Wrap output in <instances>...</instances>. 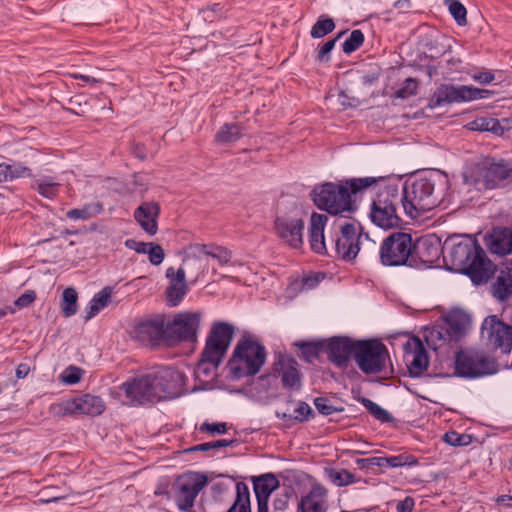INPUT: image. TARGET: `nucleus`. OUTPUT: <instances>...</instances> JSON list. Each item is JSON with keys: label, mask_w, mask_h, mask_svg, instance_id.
Returning a JSON list of instances; mask_svg holds the SVG:
<instances>
[{"label": "nucleus", "mask_w": 512, "mask_h": 512, "mask_svg": "<svg viewBox=\"0 0 512 512\" xmlns=\"http://www.w3.org/2000/svg\"><path fill=\"white\" fill-rule=\"evenodd\" d=\"M444 4L458 25L467 24V10L459 0H444Z\"/></svg>", "instance_id": "37998d69"}, {"label": "nucleus", "mask_w": 512, "mask_h": 512, "mask_svg": "<svg viewBox=\"0 0 512 512\" xmlns=\"http://www.w3.org/2000/svg\"><path fill=\"white\" fill-rule=\"evenodd\" d=\"M329 480L336 486L342 487L356 482V477L348 470L329 469L327 470Z\"/></svg>", "instance_id": "79ce46f5"}, {"label": "nucleus", "mask_w": 512, "mask_h": 512, "mask_svg": "<svg viewBox=\"0 0 512 512\" xmlns=\"http://www.w3.org/2000/svg\"><path fill=\"white\" fill-rule=\"evenodd\" d=\"M236 497L227 512H252L250 506V491L244 482L236 483Z\"/></svg>", "instance_id": "c9c22d12"}, {"label": "nucleus", "mask_w": 512, "mask_h": 512, "mask_svg": "<svg viewBox=\"0 0 512 512\" xmlns=\"http://www.w3.org/2000/svg\"><path fill=\"white\" fill-rule=\"evenodd\" d=\"M388 359V349L380 341H356L354 360L363 373L376 374L381 372L385 368Z\"/></svg>", "instance_id": "f8f14e48"}, {"label": "nucleus", "mask_w": 512, "mask_h": 512, "mask_svg": "<svg viewBox=\"0 0 512 512\" xmlns=\"http://www.w3.org/2000/svg\"><path fill=\"white\" fill-rule=\"evenodd\" d=\"M103 211V204L99 201L84 204L81 208L70 209L66 213V217L77 220H89Z\"/></svg>", "instance_id": "f704fd0d"}, {"label": "nucleus", "mask_w": 512, "mask_h": 512, "mask_svg": "<svg viewBox=\"0 0 512 512\" xmlns=\"http://www.w3.org/2000/svg\"><path fill=\"white\" fill-rule=\"evenodd\" d=\"M444 262L476 285L486 283L496 271L478 240L470 235H453L444 241Z\"/></svg>", "instance_id": "f257e3e1"}, {"label": "nucleus", "mask_w": 512, "mask_h": 512, "mask_svg": "<svg viewBox=\"0 0 512 512\" xmlns=\"http://www.w3.org/2000/svg\"><path fill=\"white\" fill-rule=\"evenodd\" d=\"M203 255L216 259L221 265H225L231 260V252L224 247L195 243L188 246L183 264L188 265L191 262L195 264Z\"/></svg>", "instance_id": "5701e85b"}, {"label": "nucleus", "mask_w": 512, "mask_h": 512, "mask_svg": "<svg viewBox=\"0 0 512 512\" xmlns=\"http://www.w3.org/2000/svg\"><path fill=\"white\" fill-rule=\"evenodd\" d=\"M358 462H370L371 464L376 465L378 467H389L387 463V457H373L371 459H361Z\"/></svg>", "instance_id": "0e129e2a"}, {"label": "nucleus", "mask_w": 512, "mask_h": 512, "mask_svg": "<svg viewBox=\"0 0 512 512\" xmlns=\"http://www.w3.org/2000/svg\"><path fill=\"white\" fill-rule=\"evenodd\" d=\"M447 184V176L436 170L424 172L406 181L401 195L406 215L418 219L433 210L441 202Z\"/></svg>", "instance_id": "f03ea898"}, {"label": "nucleus", "mask_w": 512, "mask_h": 512, "mask_svg": "<svg viewBox=\"0 0 512 512\" xmlns=\"http://www.w3.org/2000/svg\"><path fill=\"white\" fill-rule=\"evenodd\" d=\"M493 296L505 301L512 295V268L501 270L492 286Z\"/></svg>", "instance_id": "473e14b6"}, {"label": "nucleus", "mask_w": 512, "mask_h": 512, "mask_svg": "<svg viewBox=\"0 0 512 512\" xmlns=\"http://www.w3.org/2000/svg\"><path fill=\"white\" fill-rule=\"evenodd\" d=\"M314 405L317 411L324 415L329 416L338 410L331 404L330 400L326 397H317L314 399Z\"/></svg>", "instance_id": "864d4df0"}, {"label": "nucleus", "mask_w": 512, "mask_h": 512, "mask_svg": "<svg viewBox=\"0 0 512 512\" xmlns=\"http://www.w3.org/2000/svg\"><path fill=\"white\" fill-rule=\"evenodd\" d=\"M364 42V34L361 30H353L349 37L342 44V50L345 54H351L359 49Z\"/></svg>", "instance_id": "c03bdc74"}, {"label": "nucleus", "mask_w": 512, "mask_h": 512, "mask_svg": "<svg viewBox=\"0 0 512 512\" xmlns=\"http://www.w3.org/2000/svg\"><path fill=\"white\" fill-rule=\"evenodd\" d=\"M471 78L480 84H490L495 80V75L491 71H481L471 75Z\"/></svg>", "instance_id": "052dcab7"}, {"label": "nucleus", "mask_w": 512, "mask_h": 512, "mask_svg": "<svg viewBox=\"0 0 512 512\" xmlns=\"http://www.w3.org/2000/svg\"><path fill=\"white\" fill-rule=\"evenodd\" d=\"M297 362L289 357L281 356L275 363V372L281 377L283 386L287 388H298L300 386V374Z\"/></svg>", "instance_id": "c756f323"}, {"label": "nucleus", "mask_w": 512, "mask_h": 512, "mask_svg": "<svg viewBox=\"0 0 512 512\" xmlns=\"http://www.w3.org/2000/svg\"><path fill=\"white\" fill-rule=\"evenodd\" d=\"M112 288L109 286L104 287L101 291L96 293L89 302L86 319L95 317L103 308H105L110 301Z\"/></svg>", "instance_id": "e433bc0d"}, {"label": "nucleus", "mask_w": 512, "mask_h": 512, "mask_svg": "<svg viewBox=\"0 0 512 512\" xmlns=\"http://www.w3.org/2000/svg\"><path fill=\"white\" fill-rule=\"evenodd\" d=\"M376 182L375 177L352 178L340 184L326 182L316 185L311 196L314 204L320 210L331 215L352 213L356 210L353 197Z\"/></svg>", "instance_id": "7ed1b4c3"}, {"label": "nucleus", "mask_w": 512, "mask_h": 512, "mask_svg": "<svg viewBox=\"0 0 512 512\" xmlns=\"http://www.w3.org/2000/svg\"><path fill=\"white\" fill-rule=\"evenodd\" d=\"M488 248L491 253L505 256L512 253V230L496 228L490 234Z\"/></svg>", "instance_id": "7c9ffc66"}, {"label": "nucleus", "mask_w": 512, "mask_h": 512, "mask_svg": "<svg viewBox=\"0 0 512 512\" xmlns=\"http://www.w3.org/2000/svg\"><path fill=\"white\" fill-rule=\"evenodd\" d=\"M356 341L348 337H333L326 344L328 358L338 367L347 364L349 358L355 355Z\"/></svg>", "instance_id": "b1692460"}, {"label": "nucleus", "mask_w": 512, "mask_h": 512, "mask_svg": "<svg viewBox=\"0 0 512 512\" xmlns=\"http://www.w3.org/2000/svg\"><path fill=\"white\" fill-rule=\"evenodd\" d=\"M512 176V167L505 160L486 157L468 165L463 171L464 183L477 190L496 189Z\"/></svg>", "instance_id": "39448f33"}, {"label": "nucleus", "mask_w": 512, "mask_h": 512, "mask_svg": "<svg viewBox=\"0 0 512 512\" xmlns=\"http://www.w3.org/2000/svg\"><path fill=\"white\" fill-rule=\"evenodd\" d=\"M150 373L126 381L121 385L125 396L131 404L156 402Z\"/></svg>", "instance_id": "aec40b11"}, {"label": "nucleus", "mask_w": 512, "mask_h": 512, "mask_svg": "<svg viewBox=\"0 0 512 512\" xmlns=\"http://www.w3.org/2000/svg\"><path fill=\"white\" fill-rule=\"evenodd\" d=\"M131 335L144 345H155L166 339L165 322L161 317L140 321L133 327Z\"/></svg>", "instance_id": "412c9836"}, {"label": "nucleus", "mask_w": 512, "mask_h": 512, "mask_svg": "<svg viewBox=\"0 0 512 512\" xmlns=\"http://www.w3.org/2000/svg\"><path fill=\"white\" fill-rule=\"evenodd\" d=\"M403 359L411 376H420L427 370L429 360L422 341L417 337L409 338L403 345Z\"/></svg>", "instance_id": "6ab92c4d"}, {"label": "nucleus", "mask_w": 512, "mask_h": 512, "mask_svg": "<svg viewBox=\"0 0 512 512\" xmlns=\"http://www.w3.org/2000/svg\"><path fill=\"white\" fill-rule=\"evenodd\" d=\"M454 365V374L467 379H476L497 372L495 361L476 349L458 351L455 355Z\"/></svg>", "instance_id": "9d476101"}, {"label": "nucleus", "mask_w": 512, "mask_h": 512, "mask_svg": "<svg viewBox=\"0 0 512 512\" xmlns=\"http://www.w3.org/2000/svg\"><path fill=\"white\" fill-rule=\"evenodd\" d=\"M415 505V501L412 497L408 496L404 500H401L396 505L397 512H412Z\"/></svg>", "instance_id": "680f3d73"}, {"label": "nucleus", "mask_w": 512, "mask_h": 512, "mask_svg": "<svg viewBox=\"0 0 512 512\" xmlns=\"http://www.w3.org/2000/svg\"><path fill=\"white\" fill-rule=\"evenodd\" d=\"M147 254L150 263L153 265H160L165 257L163 248L160 245L154 243L151 244Z\"/></svg>", "instance_id": "4d7b16f0"}, {"label": "nucleus", "mask_w": 512, "mask_h": 512, "mask_svg": "<svg viewBox=\"0 0 512 512\" xmlns=\"http://www.w3.org/2000/svg\"><path fill=\"white\" fill-rule=\"evenodd\" d=\"M160 206L154 201L142 202L134 211V218L140 227L149 235L153 236L158 231V217Z\"/></svg>", "instance_id": "bb28decb"}, {"label": "nucleus", "mask_w": 512, "mask_h": 512, "mask_svg": "<svg viewBox=\"0 0 512 512\" xmlns=\"http://www.w3.org/2000/svg\"><path fill=\"white\" fill-rule=\"evenodd\" d=\"M344 32L338 33L334 39L326 41L317 51L316 59L319 62H328L330 60V53L334 49L336 42L343 36Z\"/></svg>", "instance_id": "8fccbe9b"}, {"label": "nucleus", "mask_w": 512, "mask_h": 512, "mask_svg": "<svg viewBox=\"0 0 512 512\" xmlns=\"http://www.w3.org/2000/svg\"><path fill=\"white\" fill-rule=\"evenodd\" d=\"M166 277L169 279V285L166 289L167 305L170 307H176L182 302L188 292L186 272L182 267L178 270H175L173 267H169L166 270Z\"/></svg>", "instance_id": "4be33fe9"}, {"label": "nucleus", "mask_w": 512, "mask_h": 512, "mask_svg": "<svg viewBox=\"0 0 512 512\" xmlns=\"http://www.w3.org/2000/svg\"><path fill=\"white\" fill-rule=\"evenodd\" d=\"M156 402L179 397L186 385L187 377L173 367H159L150 373Z\"/></svg>", "instance_id": "ddd939ff"}, {"label": "nucleus", "mask_w": 512, "mask_h": 512, "mask_svg": "<svg viewBox=\"0 0 512 512\" xmlns=\"http://www.w3.org/2000/svg\"><path fill=\"white\" fill-rule=\"evenodd\" d=\"M279 487V481L272 473H266L253 479L256 499L269 500L270 495Z\"/></svg>", "instance_id": "2f4dec72"}, {"label": "nucleus", "mask_w": 512, "mask_h": 512, "mask_svg": "<svg viewBox=\"0 0 512 512\" xmlns=\"http://www.w3.org/2000/svg\"><path fill=\"white\" fill-rule=\"evenodd\" d=\"M35 299L36 293L33 290H27L15 300L14 304L18 308H25L31 305Z\"/></svg>", "instance_id": "bf43d9fd"}, {"label": "nucleus", "mask_w": 512, "mask_h": 512, "mask_svg": "<svg viewBox=\"0 0 512 512\" xmlns=\"http://www.w3.org/2000/svg\"><path fill=\"white\" fill-rule=\"evenodd\" d=\"M152 243L140 242L135 239H127L125 246L139 254H147Z\"/></svg>", "instance_id": "13d9d810"}, {"label": "nucleus", "mask_w": 512, "mask_h": 512, "mask_svg": "<svg viewBox=\"0 0 512 512\" xmlns=\"http://www.w3.org/2000/svg\"><path fill=\"white\" fill-rule=\"evenodd\" d=\"M315 416V413L313 409L304 401H300L298 403L297 408L294 410L293 416H288L287 414H283V419L287 418H293L294 420H297L298 422H306L313 418Z\"/></svg>", "instance_id": "a18cd8bd"}, {"label": "nucleus", "mask_w": 512, "mask_h": 512, "mask_svg": "<svg viewBox=\"0 0 512 512\" xmlns=\"http://www.w3.org/2000/svg\"><path fill=\"white\" fill-rule=\"evenodd\" d=\"M7 167L9 170L7 173V181L31 175V170L21 164L7 165Z\"/></svg>", "instance_id": "6e6d98bb"}, {"label": "nucleus", "mask_w": 512, "mask_h": 512, "mask_svg": "<svg viewBox=\"0 0 512 512\" xmlns=\"http://www.w3.org/2000/svg\"><path fill=\"white\" fill-rule=\"evenodd\" d=\"M471 317L461 309L451 310L445 317V333L449 341L458 342L469 331Z\"/></svg>", "instance_id": "a878e982"}, {"label": "nucleus", "mask_w": 512, "mask_h": 512, "mask_svg": "<svg viewBox=\"0 0 512 512\" xmlns=\"http://www.w3.org/2000/svg\"><path fill=\"white\" fill-rule=\"evenodd\" d=\"M289 496L287 493L277 496L273 501V507L276 511H284L288 506Z\"/></svg>", "instance_id": "e2e57ef3"}, {"label": "nucleus", "mask_w": 512, "mask_h": 512, "mask_svg": "<svg viewBox=\"0 0 512 512\" xmlns=\"http://www.w3.org/2000/svg\"><path fill=\"white\" fill-rule=\"evenodd\" d=\"M201 322L200 312H183L174 316L171 322L165 323L166 340L194 341Z\"/></svg>", "instance_id": "2eb2a0df"}, {"label": "nucleus", "mask_w": 512, "mask_h": 512, "mask_svg": "<svg viewBox=\"0 0 512 512\" xmlns=\"http://www.w3.org/2000/svg\"><path fill=\"white\" fill-rule=\"evenodd\" d=\"M210 450H213L211 442L201 443V444L195 445L189 449V451H191V452H196V451L207 452Z\"/></svg>", "instance_id": "774afa93"}, {"label": "nucleus", "mask_w": 512, "mask_h": 512, "mask_svg": "<svg viewBox=\"0 0 512 512\" xmlns=\"http://www.w3.org/2000/svg\"><path fill=\"white\" fill-rule=\"evenodd\" d=\"M328 221V217L324 214L313 212L310 217L308 227V241L310 249L320 255H329L324 230Z\"/></svg>", "instance_id": "393cba45"}, {"label": "nucleus", "mask_w": 512, "mask_h": 512, "mask_svg": "<svg viewBox=\"0 0 512 512\" xmlns=\"http://www.w3.org/2000/svg\"><path fill=\"white\" fill-rule=\"evenodd\" d=\"M304 221L298 213L282 214L274 220V232L282 243L292 249L303 246Z\"/></svg>", "instance_id": "dca6fc26"}, {"label": "nucleus", "mask_w": 512, "mask_h": 512, "mask_svg": "<svg viewBox=\"0 0 512 512\" xmlns=\"http://www.w3.org/2000/svg\"><path fill=\"white\" fill-rule=\"evenodd\" d=\"M82 377V370L76 366H69L61 374V379L66 384H76Z\"/></svg>", "instance_id": "603ef678"}, {"label": "nucleus", "mask_w": 512, "mask_h": 512, "mask_svg": "<svg viewBox=\"0 0 512 512\" xmlns=\"http://www.w3.org/2000/svg\"><path fill=\"white\" fill-rule=\"evenodd\" d=\"M235 442H236V440H227V439L211 441L213 450H218L220 448L232 446Z\"/></svg>", "instance_id": "69168bd1"}, {"label": "nucleus", "mask_w": 512, "mask_h": 512, "mask_svg": "<svg viewBox=\"0 0 512 512\" xmlns=\"http://www.w3.org/2000/svg\"><path fill=\"white\" fill-rule=\"evenodd\" d=\"M234 327L226 322L213 324L206 340L201 360L195 369V376L213 377L233 338Z\"/></svg>", "instance_id": "423d86ee"}, {"label": "nucleus", "mask_w": 512, "mask_h": 512, "mask_svg": "<svg viewBox=\"0 0 512 512\" xmlns=\"http://www.w3.org/2000/svg\"><path fill=\"white\" fill-rule=\"evenodd\" d=\"M498 125V120L488 117L477 118L469 124L470 129L475 131H495Z\"/></svg>", "instance_id": "09e8293b"}, {"label": "nucleus", "mask_w": 512, "mask_h": 512, "mask_svg": "<svg viewBox=\"0 0 512 512\" xmlns=\"http://www.w3.org/2000/svg\"><path fill=\"white\" fill-rule=\"evenodd\" d=\"M336 25L334 20L327 15H320L311 28L310 35L314 39H320L331 33Z\"/></svg>", "instance_id": "58836bf2"}, {"label": "nucleus", "mask_w": 512, "mask_h": 512, "mask_svg": "<svg viewBox=\"0 0 512 512\" xmlns=\"http://www.w3.org/2000/svg\"><path fill=\"white\" fill-rule=\"evenodd\" d=\"M482 337L486 344L507 354L512 349V326L505 324L495 315L486 317L482 323Z\"/></svg>", "instance_id": "f3484780"}, {"label": "nucleus", "mask_w": 512, "mask_h": 512, "mask_svg": "<svg viewBox=\"0 0 512 512\" xmlns=\"http://www.w3.org/2000/svg\"><path fill=\"white\" fill-rule=\"evenodd\" d=\"M207 477L198 472L185 473L175 483V502L181 512H190L200 491L207 484Z\"/></svg>", "instance_id": "4468645a"}, {"label": "nucleus", "mask_w": 512, "mask_h": 512, "mask_svg": "<svg viewBox=\"0 0 512 512\" xmlns=\"http://www.w3.org/2000/svg\"><path fill=\"white\" fill-rule=\"evenodd\" d=\"M29 371V366L27 364L21 363L16 368V377L18 379H23L28 375Z\"/></svg>", "instance_id": "338daca9"}, {"label": "nucleus", "mask_w": 512, "mask_h": 512, "mask_svg": "<svg viewBox=\"0 0 512 512\" xmlns=\"http://www.w3.org/2000/svg\"><path fill=\"white\" fill-rule=\"evenodd\" d=\"M401 197L396 186H385L377 193L371 204L369 217L378 227L383 229L397 228L401 218L397 213V205Z\"/></svg>", "instance_id": "0eeeda50"}, {"label": "nucleus", "mask_w": 512, "mask_h": 512, "mask_svg": "<svg viewBox=\"0 0 512 512\" xmlns=\"http://www.w3.org/2000/svg\"><path fill=\"white\" fill-rule=\"evenodd\" d=\"M266 349L259 340L244 335L238 340L228 362L229 376L232 380L253 377L258 374L266 362Z\"/></svg>", "instance_id": "20e7f679"}, {"label": "nucleus", "mask_w": 512, "mask_h": 512, "mask_svg": "<svg viewBox=\"0 0 512 512\" xmlns=\"http://www.w3.org/2000/svg\"><path fill=\"white\" fill-rule=\"evenodd\" d=\"M327 490L320 484H314L309 493L304 496L299 505L298 512H326Z\"/></svg>", "instance_id": "c85d7f7f"}, {"label": "nucleus", "mask_w": 512, "mask_h": 512, "mask_svg": "<svg viewBox=\"0 0 512 512\" xmlns=\"http://www.w3.org/2000/svg\"><path fill=\"white\" fill-rule=\"evenodd\" d=\"M104 410L105 402L103 399L91 394H83L59 404V411L63 416H98L102 414Z\"/></svg>", "instance_id": "a211bd4d"}, {"label": "nucleus", "mask_w": 512, "mask_h": 512, "mask_svg": "<svg viewBox=\"0 0 512 512\" xmlns=\"http://www.w3.org/2000/svg\"><path fill=\"white\" fill-rule=\"evenodd\" d=\"M32 188L41 196L53 199L59 192L60 184L50 176H43L33 182Z\"/></svg>", "instance_id": "4c0bfd02"}, {"label": "nucleus", "mask_w": 512, "mask_h": 512, "mask_svg": "<svg viewBox=\"0 0 512 512\" xmlns=\"http://www.w3.org/2000/svg\"><path fill=\"white\" fill-rule=\"evenodd\" d=\"M361 404L381 423H389L393 420V416L374 401L368 398H362Z\"/></svg>", "instance_id": "a19ab883"}, {"label": "nucleus", "mask_w": 512, "mask_h": 512, "mask_svg": "<svg viewBox=\"0 0 512 512\" xmlns=\"http://www.w3.org/2000/svg\"><path fill=\"white\" fill-rule=\"evenodd\" d=\"M364 241L375 244L367 233L362 232L360 223L345 221L339 227V234L333 239L335 256L347 262L353 261Z\"/></svg>", "instance_id": "1a4fd4ad"}, {"label": "nucleus", "mask_w": 512, "mask_h": 512, "mask_svg": "<svg viewBox=\"0 0 512 512\" xmlns=\"http://www.w3.org/2000/svg\"><path fill=\"white\" fill-rule=\"evenodd\" d=\"M77 292L74 288H66L62 294L61 308L64 316L71 317L77 312Z\"/></svg>", "instance_id": "ea45409f"}, {"label": "nucleus", "mask_w": 512, "mask_h": 512, "mask_svg": "<svg viewBox=\"0 0 512 512\" xmlns=\"http://www.w3.org/2000/svg\"><path fill=\"white\" fill-rule=\"evenodd\" d=\"M418 82L415 78L409 77L405 79L402 86L395 92L394 97L397 99H407L416 94Z\"/></svg>", "instance_id": "49530a36"}, {"label": "nucleus", "mask_w": 512, "mask_h": 512, "mask_svg": "<svg viewBox=\"0 0 512 512\" xmlns=\"http://www.w3.org/2000/svg\"><path fill=\"white\" fill-rule=\"evenodd\" d=\"M443 440L451 446H466L470 443V436L456 431H449L444 434Z\"/></svg>", "instance_id": "3c124183"}, {"label": "nucleus", "mask_w": 512, "mask_h": 512, "mask_svg": "<svg viewBox=\"0 0 512 512\" xmlns=\"http://www.w3.org/2000/svg\"><path fill=\"white\" fill-rule=\"evenodd\" d=\"M415 244L411 234L393 232L385 237L379 246V262L386 267H399L408 264Z\"/></svg>", "instance_id": "6e6552de"}, {"label": "nucleus", "mask_w": 512, "mask_h": 512, "mask_svg": "<svg viewBox=\"0 0 512 512\" xmlns=\"http://www.w3.org/2000/svg\"><path fill=\"white\" fill-rule=\"evenodd\" d=\"M244 128L240 123H225L216 132L214 141L220 145H228L242 138Z\"/></svg>", "instance_id": "72a5a7b5"}, {"label": "nucleus", "mask_w": 512, "mask_h": 512, "mask_svg": "<svg viewBox=\"0 0 512 512\" xmlns=\"http://www.w3.org/2000/svg\"><path fill=\"white\" fill-rule=\"evenodd\" d=\"M415 250L425 263L434 264L440 256L444 258V243L442 244L441 239L435 234H429L419 239Z\"/></svg>", "instance_id": "cd10ccee"}, {"label": "nucleus", "mask_w": 512, "mask_h": 512, "mask_svg": "<svg viewBox=\"0 0 512 512\" xmlns=\"http://www.w3.org/2000/svg\"><path fill=\"white\" fill-rule=\"evenodd\" d=\"M493 95L488 89H480L471 85L441 84L429 100L430 108L442 107L453 103H465L479 99H487Z\"/></svg>", "instance_id": "9b49d317"}, {"label": "nucleus", "mask_w": 512, "mask_h": 512, "mask_svg": "<svg viewBox=\"0 0 512 512\" xmlns=\"http://www.w3.org/2000/svg\"><path fill=\"white\" fill-rule=\"evenodd\" d=\"M387 463L391 468H398L404 466H414L418 463L417 459L409 454L403 453L387 457Z\"/></svg>", "instance_id": "de8ad7c7"}, {"label": "nucleus", "mask_w": 512, "mask_h": 512, "mask_svg": "<svg viewBox=\"0 0 512 512\" xmlns=\"http://www.w3.org/2000/svg\"><path fill=\"white\" fill-rule=\"evenodd\" d=\"M201 432H207L212 435L224 434L227 431V424L225 422L207 423L204 422L200 425Z\"/></svg>", "instance_id": "5fc2aeb1"}]
</instances>
